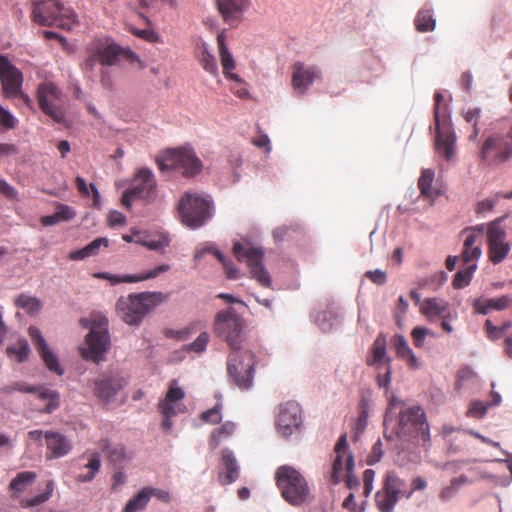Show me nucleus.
Segmentation results:
<instances>
[{
	"mask_svg": "<svg viewBox=\"0 0 512 512\" xmlns=\"http://www.w3.org/2000/svg\"><path fill=\"white\" fill-rule=\"evenodd\" d=\"M504 217H499L487 224V256L493 264L502 263L511 252V243L507 240V232L502 226Z\"/></svg>",
	"mask_w": 512,
	"mask_h": 512,
	"instance_id": "15",
	"label": "nucleus"
},
{
	"mask_svg": "<svg viewBox=\"0 0 512 512\" xmlns=\"http://www.w3.org/2000/svg\"><path fill=\"white\" fill-rule=\"evenodd\" d=\"M205 253H212L223 265L227 278L237 279L239 277L238 269L233 265L232 261L226 259L224 255L213 247L205 248L196 252L195 259H200Z\"/></svg>",
	"mask_w": 512,
	"mask_h": 512,
	"instance_id": "38",
	"label": "nucleus"
},
{
	"mask_svg": "<svg viewBox=\"0 0 512 512\" xmlns=\"http://www.w3.org/2000/svg\"><path fill=\"white\" fill-rule=\"evenodd\" d=\"M101 466L100 457L98 454L94 453L90 456L88 463L85 465V468L89 469L87 474H80L76 477L78 482H90L94 479L96 473L99 471Z\"/></svg>",
	"mask_w": 512,
	"mask_h": 512,
	"instance_id": "47",
	"label": "nucleus"
},
{
	"mask_svg": "<svg viewBox=\"0 0 512 512\" xmlns=\"http://www.w3.org/2000/svg\"><path fill=\"white\" fill-rule=\"evenodd\" d=\"M481 109L480 108H472L468 109L463 113V117L467 123H471L473 126H478V121L480 119Z\"/></svg>",
	"mask_w": 512,
	"mask_h": 512,
	"instance_id": "64",
	"label": "nucleus"
},
{
	"mask_svg": "<svg viewBox=\"0 0 512 512\" xmlns=\"http://www.w3.org/2000/svg\"><path fill=\"white\" fill-rule=\"evenodd\" d=\"M167 295L162 292H141L121 297L116 304L118 316L129 325H138L155 307L163 303Z\"/></svg>",
	"mask_w": 512,
	"mask_h": 512,
	"instance_id": "1",
	"label": "nucleus"
},
{
	"mask_svg": "<svg viewBox=\"0 0 512 512\" xmlns=\"http://www.w3.org/2000/svg\"><path fill=\"white\" fill-rule=\"evenodd\" d=\"M485 330L488 338L491 340H498L503 336L501 327L494 326L490 320H486Z\"/></svg>",
	"mask_w": 512,
	"mask_h": 512,
	"instance_id": "63",
	"label": "nucleus"
},
{
	"mask_svg": "<svg viewBox=\"0 0 512 512\" xmlns=\"http://www.w3.org/2000/svg\"><path fill=\"white\" fill-rule=\"evenodd\" d=\"M420 311L430 321L440 318L456 317V313H452L448 302L435 297L425 299L420 307Z\"/></svg>",
	"mask_w": 512,
	"mask_h": 512,
	"instance_id": "29",
	"label": "nucleus"
},
{
	"mask_svg": "<svg viewBox=\"0 0 512 512\" xmlns=\"http://www.w3.org/2000/svg\"><path fill=\"white\" fill-rule=\"evenodd\" d=\"M36 479V473L32 471L20 472L9 484V488L16 494L22 493Z\"/></svg>",
	"mask_w": 512,
	"mask_h": 512,
	"instance_id": "44",
	"label": "nucleus"
},
{
	"mask_svg": "<svg viewBox=\"0 0 512 512\" xmlns=\"http://www.w3.org/2000/svg\"><path fill=\"white\" fill-rule=\"evenodd\" d=\"M512 303L511 297L508 295H503L498 298H490V299H476L473 303V307L475 311L479 314L486 315L491 310H504L509 307Z\"/></svg>",
	"mask_w": 512,
	"mask_h": 512,
	"instance_id": "32",
	"label": "nucleus"
},
{
	"mask_svg": "<svg viewBox=\"0 0 512 512\" xmlns=\"http://www.w3.org/2000/svg\"><path fill=\"white\" fill-rule=\"evenodd\" d=\"M148 489L144 487L125 505L123 512H137L143 510L149 502Z\"/></svg>",
	"mask_w": 512,
	"mask_h": 512,
	"instance_id": "45",
	"label": "nucleus"
},
{
	"mask_svg": "<svg viewBox=\"0 0 512 512\" xmlns=\"http://www.w3.org/2000/svg\"><path fill=\"white\" fill-rule=\"evenodd\" d=\"M215 398L217 399L215 405L203 411L199 416L201 421L211 425L219 424L222 420L223 403L221 395L217 393L215 394Z\"/></svg>",
	"mask_w": 512,
	"mask_h": 512,
	"instance_id": "43",
	"label": "nucleus"
},
{
	"mask_svg": "<svg viewBox=\"0 0 512 512\" xmlns=\"http://www.w3.org/2000/svg\"><path fill=\"white\" fill-rule=\"evenodd\" d=\"M391 343L395 349L397 357L404 360L410 369L415 370L420 367L418 358L415 356L414 352L409 347L403 335H395L391 339Z\"/></svg>",
	"mask_w": 512,
	"mask_h": 512,
	"instance_id": "31",
	"label": "nucleus"
},
{
	"mask_svg": "<svg viewBox=\"0 0 512 512\" xmlns=\"http://www.w3.org/2000/svg\"><path fill=\"white\" fill-rule=\"evenodd\" d=\"M128 384V380L118 371L101 372L90 381L93 395L101 403L108 405L114 402L117 394Z\"/></svg>",
	"mask_w": 512,
	"mask_h": 512,
	"instance_id": "14",
	"label": "nucleus"
},
{
	"mask_svg": "<svg viewBox=\"0 0 512 512\" xmlns=\"http://www.w3.org/2000/svg\"><path fill=\"white\" fill-rule=\"evenodd\" d=\"M487 406L481 401H474L470 404L468 415L476 418H481L485 415Z\"/></svg>",
	"mask_w": 512,
	"mask_h": 512,
	"instance_id": "59",
	"label": "nucleus"
},
{
	"mask_svg": "<svg viewBox=\"0 0 512 512\" xmlns=\"http://www.w3.org/2000/svg\"><path fill=\"white\" fill-rule=\"evenodd\" d=\"M100 448L111 462L122 463L127 458L126 448L121 443H112L105 439L101 440Z\"/></svg>",
	"mask_w": 512,
	"mask_h": 512,
	"instance_id": "35",
	"label": "nucleus"
},
{
	"mask_svg": "<svg viewBox=\"0 0 512 512\" xmlns=\"http://www.w3.org/2000/svg\"><path fill=\"white\" fill-rule=\"evenodd\" d=\"M0 124L5 129H14L16 126V119L14 116L6 109H4L0 105Z\"/></svg>",
	"mask_w": 512,
	"mask_h": 512,
	"instance_id": "56",
	"label": "nucleus"
},
{
	"mask_svg": "<svg viewBox=\"0 0 512 512\" xmlns=\"http://www.w3.org/2000/svg\"><path fill=\"white\" fill-rule=\"evenodd\" d=\"M14 304L16 307L24 310L29 315L38 314L43 306L40 299L24 293L18 295L15 298Z\"/></svg>",
	"mask_w": 512,
	"mask_h": 512,
	"instance_id": "40",
	"label": "nucleus"
},
{
	"mask_svg": "<svg viewBox=\"0 0 512 512\" xmlns=\"http://www.w3.org/2000/svg\"><path fill=\"white\" fill-rule=\"evenodd\" d=\"M512 154V127L507 134L495 133L486 138L479 151L481 162L498 166L506 162Z\"/></svg>",
	"mask_w": 512,
	"mask_h": 512,
	"instance_id": "12",
	"label": "nucleus"
},
{
	"mask_svg": "<svg viewBox=\"0 0 512 512\" xmlns=\"http://www.w3.org/2000/svg\"><path fill=\"white\" fill-rule=\"evenodd\" d=\"M244 320L233 308L220 310L213 323L214 334L233 350H239L243 341Z\"/></svg>",
	"mask_w": 512,
	"mask_h": 512,
	"instance_id": "8",
	"label": "nucleus"
},
{
	"mask_svg": "<svg viewBox=\"0 0 512 512\" xmlns=\"http://www.w3.org/2000/svg\"><path fill=\"white\" fill-rule=\"evenodd\" d=\"M53 490H54V482L52 480H50L46 484L45 492L38 494L30 499L22 500L21 506L22 507L38 506V505L46 502L47 500H49V498L51 497V495L53 493Z\"/></svg>",
	"mask_w": 512,
	"mask_h": 512,
	"instance_id": "48",
	"label": "nucleus"
},
{
	"mask_svg": "<svg viewBox=\"0 0 512 512\" xmlns=\"http://www.w3.org/2000/svg\"><path fill=\"white\" fill-rule=\"evenodd\" d=\"M97 63H100V58H98V52L95 49L88 58L82 64V70L86 73L93 72L94 67Z\"/></svg>",
	"mask_w": 512,
	"mask_h": 512,
	"instance_id": "62",
	"label": "nucleus"
},
{
	"mask_svg": "<svg viewBox=\"0 0 512 512\" xmlns=\"http://www.w3.org/2000/svg\"><path fill=\"white\" fill-rule=\"evenodd\" d=\"M0 81L5 98L13 99L21 93L23 75L5 56L0 55Z\"/></svg>",
	"mask_w": 512,
	"mask_h": 512,
	"instance_id": "20",
	"label": "nucleus"
},
{
	"mask_svg": "<svg viewBox=\"0 0 512 512\" xmlns=\"http://www.w3.org/2000/svg\"><path fill=\"white\" fill-rule=\"evenodd\" d=\"M28 332L46 367L59 376L63 375L64 370L58 357L50 350L41 331L36 327H30Z\"/></svg>",
	"mask_w": 512,
	"mask_h": 512,
	"instance_id": "23",
	"label": "nucleus"
},
{
	"mask_svg": "<svg viewBox=\"0 0 512 512\" xmlns=\"http://www.w3.org/2000/svg\"><path fill=\"white\" fill-rule=\"evenodd\" d=\"M375 478V471L372 469H366L363 473V483H364V491L363 494L365 497H368L373 490V482Z\"/></svg>",
	"mask_w": 512,
	"mask_h": 512,
	"instance_id": "57",
	"label": "nucleus"
},
{
	"mask_svg": "<svg viewBox=\"0 0 512 512\" xmlns=\"http://www.w3.org/2000/svg\"><path fill=\"white\" fill-rule=\"evenodd\" d=\"M225 41V34L220 33L217 36V44L223 74L228 80L234 81L235 83H243V79L238 74L233 72V70L236 68V62Z\"/></svg>",
	"mask_w": 512,
	"mask_h": 512,
	"instance_id": "27",
	"label": "nucleus"
},
{
	"mask_svg": "<svg viewBox=\"0 0 512 512\" xmlns=\"http://www.w3.org/2000/svg\"><path fill=\"white\" fill-rule=\"evenodd\" d=\"M161 171H179L185 177H193L202 169V162L194 150L187 147L170 149L156 159Z\"/></svg>",
	"mask_w": 512,
	"mask_h": 512,
	"instance_id": "7",
	"label": "nucleus"
},
{
	"mask_svg": "<svg viewBox=\"0 0 512 512\" xmlns=\"http://www.w3.org/2000/svg\"><path fill=\"white\" fill-rule=\"evenodd\" d=\"M46 458L56 459L66 456L72 449L71 441L63 434L55 431L45 432Z\"/></svg>",
	"mask_w": 512,
	"mask_h": 512,
	"instance_id": "25",
	"label": "nucleus"
},
{
	"mask_svg": "<svg viewBox=\"0 0 512 512\" xmlns=\"http://www.w3.org/2000/svg\"><path fill=\"white\" fill-rule=\"evenodd\" d=\"M321 78L322 72L320 68L315 65H306L303 62L297 61L292 66L291 85L300 95H304L309 87L313 85L316 80H320Z\"/></svg>",
	"mask_w": 512,
	"mask_h": 512,
	"instance_id": "21",
	"label": "nucleus"
},
{
	"mask_svg": "<svg viewBox=\"0 0 512 512\" xmlns=\"http://www.w3.org/2000/svg\"><path fill=\"white\" fill-rule=\"evenodd\" d=\"M365 276L377 285H383L387 281L386 273L382 270H369L365 273Z\"/></svg>",
	"mask_w": 512,
	"mask_h": 512,
	"instance_id": "60",
	"label": "nucleus"
},
{
	"mask_svg": "<svg viewBox=\"0 0 512 512\" xmlns=\"http://www.w3.org/2000/svg\"><path fill=\"white\" fill-rule=\"evenodd\" d=\"M434 180V172L430 169H425L418 180V188L421 194L425 197L432 196V183Z\"/></svg>",
	"mask_w": 512,
	"mask_h": 512,
	"instance_id": "50",
	"label": "nucleus"
},
{
	"mask_svg": "<svg viewBox=\"0 0 512 512\" xmlns=\"http://www.w3.org/2000/svg\"><path fill=\"white\" fill-rule=\"evenodd\" d=\"M204 327L201 321H194L189 323L182 329L173 330L170 332V336L177 338L178 340H187L191 335L197 333L202 330Z\"/></svg>",
	"mask_w": 512,
	"mask_h": 512,
	"instance_id": "49",
	"label": "nucleus"
},
{
	"mask_svg": "<svg viewBox=\"0 0 512 512\" xmlns=\"http://www.w3.org/2000/svg\"><path fill=\"white\" fill-rule=\"evenodd\" d=\"M221 460L224 466V472L218 475V481L221 485H228L235 482L240 475L238 462L229 449L221 452Z\"/></svg>",
	"mask_w": 512,
	"mask_h": 512,
	"instance_id": "30",
	"label": "nucleus"
},
{
	"mask_svg": "<svg viewBox=\"0 0 512 512\" xmlns=\"http://www.w3.org/2000/svg\"><path fill=\"white\" fill-rule=\"evenodd\" d=\"M233 254L239 262H245L247 264L253 279L263 287H270L271 277L262 265L264 251L261 247H256L248 241L235 242L233 245Z\"/></svg>",
	"mask_w": 512,
	"mask_h": 512,
	"instance_id": "10",
	"label": "nucleus"
},
{
	"mask_svg": "<svg viewBox=\"0 0 512 512\" xmlns=\"http://www.w3.org/2000/svg\"><path fill=\"white\" fill-rule=\"evenodd\" d=\"M108 239L101 237L96 238L92 242H90L88 245H86V250H88V253H90L91 256H94L98 253L101 246L107 247L108 246Z\"/></svg>",
	"mask_w": 512,
	"mask_h": 512,
	"instance_id": "61",
	"label": "nucleus"
},
{
	"mask_svg": "<svg viewBox=\"0 0 512 512\" xmlns=\"http://www.w3.org/2000/svg\"><path fill=\"white\" fill-rule=\"evenodd\" d=\"M387 359L389 358L386 357L385 337L383 335H378L373 343L372 357L367 359V364L370 366L378 365V368H380L381 365L386 367Z\"/></svg>",
	"mask_w": 512,
	"mask_h": 512,
	"instance_id": "36",
	"label": "nucleus"
},
{
	"mask_svg": "<svg viewBox=\"0 0 512 512\" xmlns=\"http://www.w3.org/2000/svg\"><path fill=\"white\" fill-rule=\"evenodd\" d=\"M500 197L510 199L512 198V191L508 194H497L494 198H486L479 201L475 207L476 214H483L485 212L492 211Z\"/></svg>",
	"mask_w": 512,
	"mask_h": 512,
	"instance_id": "51",
	"label": "nucleus"
},
{
	"mask_svg": "<svg viewBox=\"0 0 512 512\" xmlns=\"http://www.w3.org/2000/svg\"><path fill=\"white\" fill-rule=\"evenodd\" d=\"M334 453L335 458L333 460L330 482L336 485L344 477L345 472L352 473L354 469V457L349 451L346 434L339 437L334 448Z\"/></svg>",
	"mask_w": 512,
	"mask_h": 512,
	"instance_id": "19",
	"label": "nucleus"
},
{
	"mask_svg": "<svg viewBox=\"0 0 512 512\" xmlns=\"http://www.w3.org/2000/svg\"><path fill=\"white\" fill-rule=\"evenodd\" d=\"M32 21L41 26L70 30L76 23L74 12L57 0H32Z\"/></svg>",
	"mask_w": 512,
	"mask_h": 512,
	"instance_id": "4",
	"label": "nucleus"
},
{
	"mask_svg": "<svg viewBox=\"0 0 512 512\" xmlns=\"http://www.w3.org/2000/svg\"><path fill=\"white\" fill-rule=\"evenodd\" d=\"M178 211L182 223L196 229L211 217V201L197 193L187 192L179 201Z\"/></svg>",
	"mask_w": 512,
	"mask_h": 512,
	"instance_id": "9",
	"label": "nucleus"
},
{
	"mask_svg": "<svg viewBox=\"0 0 512 512\" xmlns=\"http://www.w3.org/2000/svg\"><path fill=\"white\" fill-rule=\"evenodd\" d=\"M395 436L406 442L430 441V429L425 411L417 405L402 407L392 428Z\"/></svg>",
	"mask_w": 512,
	"mask_h": 512,
	"instance_id": "2",
	"label": "nucleus"
},
{
	"mask_svg": "<svg viewBox=\"0 0 512 512\" xmlns=\"http://www.w3.org/2000/svg\"><path fill=\"white\" fill-rule=\"evenodd\" d=\"M14 389L24 393H36L39 399L47 401V404L43 409L45 413H52L60 405L59 393L54 390H50L43 387L37 388L25 382L15 383Z\"/></svg>",
	"mask_w": 512,
	"mask_h": 512,
	"instance_id": "26",
	"label": "nucleus"
},
{
	"mask_svg": "<svg viewBox=\"0 0 512 512\" xmlns=\"http://www.w3.org/2000/svg\"><path fill=\"white\" fill-rule=\"evenodd\" d=\"M80 324L84 328L90 329L86 335L88 349H81V356L94 363L103 361L110 346L107 319L103 316H96L93 319H81Z\"/></svg>",
	"mask_w": 512,
	"mask_h": 512,
	"instance_id": "5",
	"label": "nucleus"
},
{
	"mask_svg": "<svg viewBox=\"0 0 512 512\" xmlns=\"http://www.w3.org/2000/svg\"><path fill=\"white\" fill-rule=\"evenodd\" d=\"M405 481L394 471H388L382 481V488L375 494V505L380 512H393L400 497H411L404 489Z\"/></svg>",
	"mask_w": 512,
	"mask_h": 512,
	"instance_id": "13",
	"label": "nucleus"
},
{
	"mask_svg": "<svg viewBox=\"0 0 512 512\" xmlns=\"http://www.w3.org/2000/svg\"><path fill=\"white\" fill-rule=\"evenodd\" d=\"M236 430V425L232 421H226L219 427L214 428L208 439V444L211 450H215L222 442L228 440L233 436Z\"/></svg>",
	"mask_w": 512,
	"mask_h": 512,
	"instance_id": "33",
	"label": "nucleus"
},
{
	"mask_svg": "<svg viewBox=\"0 0 512 512\" xmlns=\"http://www.w3.org/2000/svg\"><path fill=\"white\" fill-rule=\"evenodd\" d=\"M434 121L436 129L435 150L438 155L450 161L455 156L456 135L450 127L448 106L443 103L444 97L440 92L434 94Z\"/></svg>",
	"mask_w": 512,
	"mask_h": 512,
	"instance_id": "3",
	"label": "nucleus"
},
{
	"mask_svg": "<svg viewBox=\"0 0 512 512\" xmlns=\"http://www.w3.org/2000/svg\"><path fill=\"white\" fill-rule=\"evenodd\" d=\"M255 363V355L251 351L233 350L229 354L227 371L238 388L247 390L252 387Z\"/></svg>",
	"mask_w": 512,
	"mask_h": 512,
	"instance_id": "11",
	"label": "nucleus"
},
{
	"mask_svg": "<svg viewBox=\"0 0 512 512\" xmlns=\"http://www.w3.org/2000/svg\"><path fill=\"white\" fill-rule=\"evenodd\" d=\"M302 422L301 407L297 402L288 401L279 407L276 420L278 432L282 436L291 435Z\"/></svg>",
	"mask_w": 512,
	"mask_h": 512,
	"instance_id": "22",
	"label": "nucleus"
},
{
	"mask_svg": "<svg viewBox=\"0 0 512 512\" xmlns=\"http://www.w3.org/2000/svg\"><path fill=\"white\" fill-rule=\"evenodd\" d=\"M209 339H210V335L208 332L206 331H203L199 334V336L195 339V341H193L192 343H190L187 347L188 351H192V352H195V353H202L205 351L206 349V346L209 342Z\"/></svg>",
	"mask_w": 512,
	"mask_h": 512,
	"instance_id": "52",
	"label": "nucleus"
},
{
	"mask_svg": "<svg viewBox=\"0 0 512 512\" xmlns=\"http://www.w3.org/2000/svg\"><path fill=\"white\" fill-rule=\"evenodd\" d=\"M157 194V184L153 172L148 168H141L135 174L132 185L122 195L121 203L126 208L131 207L132 200H153Z\"/></svg>",
	"mask_w": 512,
	"mask_h": 512,
	"instance_id": "16",
	"label": "nucleus"
},
{
	"mask_svg": "<svg viewBox=\"0 0 512 512\" xmlns=\"http://www.w3.org/2000/svg\"><path fill=\"white\" fill-rule=\"evenodd\" d=\"M476 264L468 265L466 268L459 270L452 281V285L455 289H462L468 286L471 282L472 275L476 270Z\"/></svg>",
	"mask_w": 512,
	"mask_h": 512,
	"instance_id": "46",
	"label": "nucleus"
},
{
	"mask_svg": "<svg viewBox=\"0 0 512 512\" xmlns=\"http://www.w3.org/2000/svg\"><path fill=\"white\" fill-rule=\"evenodd\" d=\"M383 456V444L378 440L373 446L367 457V464L373 465L381 460Z\"/></svg>",
	"mask_w": 512,
	"mask_h": 512,
	"instance_id": "55",
	"label": "nucleus"
},
{
	"mask_svg": "<svg viewBox=\"0 0 512 512\" xmlns=\"http://www.w3.org/2000/svg\"><path fill=\"white\" fill-rule=\"evenodd\" d=\"M427 335H433V332L425 327L417 326L413 328L411 332V336L413 338V343L417 348H422L424 345V339Z\"/></svg>",
	"mask_w": 512,
	"mask_h": 512,
	"instance_id": "53",
	"label": "nucleus"
},
{
	"mask_svg": "<svg viewBox=\"0 0 512 512\" xmlns=\"http://www.w3.org/2000/svg\"><path fill=\"white\" fill-rule=\"evenodd\" d=\"M170 270V266L168 264H161L156 268L146 272L145 274L140 275H125L123 277H119L107 272H97L93 274L94 278L104 279L110 281L112 284H118L121 282L133 283L144 281L147 279H152L160 275L161 273H165Z\"/></svg>",
	"mask_w": 512,
	"mask_h": 512,
	"instance_id": "28",
	"label": "nucleus"
},
{
	"mask_svg": "<svg viewBox=\"0 0 512 512\" xmlns=\"http://www.w3.org/2000/svg\"><path fill=\"white\" fill-rule=\"evenodd\" d=\"M6 353L10 359L18 363L25 362L30 355V347L25 339L18 340L15 344L6 348Z\"/></svg>",
	"mask_w": 512,
	"mask_h": 512,
	"instance_id": "42",
	"label": "nucleus"
},
{
	"mask_svg": "<svg viewBox=\"0 0 512 512\" xmlns=\"http://www.w3.org/2000/svg\"><path fill=\"white\" fill-rule=\"evenodd\" d=\"M276 484L282 497L291 505H300L309 495L305 478L291 466H280L276 471Z\"/></svg>",
	"mask_w": 512,
	"mask_h": 512,
	"instance_id": "6",
	"label": "nucleus"
},
{
	"mask_svg": "<svg viewBox=\"0 0 512 512\" xmlns=\"http://www.w3.org/2000/svg\"><path fill=\"white\" fill-rule=\"evenodd\" d=\"M100 64L112 66L118 62L119 56L125 53V50L116 44H108L96 48Z\"/></svg>",
	"mask_w": 512,
	"mask_h": 512,
	"instance_id": "34",
	"label": "nucleus"
},
{
	"mask_svg": "<svg viewBox=\"0 0 512 512\" xmlns=\"http://www.w3.org/2000/svg\"><path fill=\"white\" fill-rule=\"evenodd\" d=\"M197 60L202 68L213 76H218V65L216 58L210 53L207 46L202 44L197 49Z\"/></svg>",
	"mask_w": 512,
	"mask_h": 512,
	"instance_id": "39",
	"label": "nucleus"
},
{
	"mask_svg": "<svg viewBox=\"0 0 512 512\" xmlns=\"http://www.w3.org/2000/svg\"><path fill=\"white\" fill-rule=\"evenodd\" d=\"M218 10L229 26L236 27L242 21L243 13L248 8L249 0H216Z\"/></svg>",
	"mask_w": 512,
	"mask_h": 512,
	"instance_id": "24",
	"label": "nucleus"
},
{
	"mask_svg": "<svg viewBox=\"0 0 512 512\" xmlns=\"http://www.w3.org/2000/svg\"><path fill=\"white\" fill-rule=\"evenodd\" d=\"M127 28L130 33L146 41L155 42L158 39V35L151 29H137L130 25Z\"/></svg>",
	"mask_w": 512,
	"mask_h": 512,
	"instance_id": "54",
	"label": "nucleus"
},
{
	"mask_svg": "<svg viewBox=\"0 0 512 512\" xmlns=\"http://www.w3.org/2000/svg\"><path fill=\"white\" fill-rule=\"evenodd\" d=\"M414 25L418 32L425 33L435 29L436 21L433 17L431 9L422 8L420 9L414 19Z\"/></svg>",
	"mask_w": 512,
	"mask_h": 512,
	"instance_id": "41",
	"label": "nucleus"
},
{
	"mask_svg": "<svg viewBox=\"0 0 512 512\" xmlns=\"http://www.w3.org/2000/svg\"><path fill=\"white\" fill-rule=\"evenodd\" d=\"M477 236L474 233H469L464 240L463 251L461 258L464 263H469L478 260L482 254L480 244H476Z\"/></svg>",
	"mask_w": 512,
	"mask_h": 512,
	"instance_id": "37",
	"label": "nucleus"
},
{
	"mask_svg": "<svg viewBox=\"0 0 512 512\" xmlns=\"http://www.w3.org/2000/svg\"><path fill=\"white\" fill-rule=\"evenodd\" d=\"M184 397L185 392L183 389L178 386L176 380H172L164 399L160 400L157 404V410L163 417V421L161 423L163 430L167 432L171 430L173 426L171 418L180 412L178 402Z\"/></svg>",
	"mask_w": 512,
	"mask_h": 512,
	"instance_id": "18",
	"label": "nucleus"
},
{
	"mask_svg": "<svg viewBox=\"0 0 512 512\" xmlns=\"http://www.w3.org/2000/svg\"><path fill=\"white\" fill-rule=\"evenodd\" d=\"M37 102L40 110L59 124L65 122V111L61 105L62 92L52 82H43L37 88Z\"/></svg>",
	"mask_w": 512,
	"mask_h": 512,
	"instance_id": "17",
	"label": "nucleus"
},
{
	"mask_svg": "<svg viewBox=\"0 0 512 512\" xmlns=\"http://www.w3.org/2000/svg\"><path fill=\"white\" fill-rule=\"evenodd\" d=\"M385 368L384 375H381L380 373L376 377L377 384L380 388H385L388 390L389 385L391 383V365H390V359H387V366Z\"/></svg>",
	"mask_w": 512,
	"mask_h": 512,
	"instance_id": "58",
	"label": "nucleus"
}]
</instances>
